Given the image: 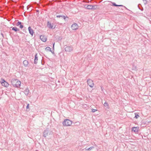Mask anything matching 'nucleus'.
<instances>
[{"instance_id":"6ab92c4d","label":"nucleus","mask_w":151,"mask_h":151,"mask_svg":"<svg viewBox=\"0 0 151 151\" xmlns=\"http://www.w3.org/2000/svg\"><path fill=\"white\" fill-rule=\"evenodd\" d=\"M94 148V147L93 146H92V147H90L88 148H87V147H86L85 148V149L86 150L90 151V150H91L92 149Z\"/></svg>"},{"instance_id":"bb28decb","label":"nucleus","mask_w":151,"mask_h":151,"mask_svg":"<svg viewBox=\"0 0 151 151\" xmlns=\"http://www.w3.org/2000/svg\"><path fill=\"white\" fill-rule=\"evenodd\" d=\"M104 106H108V104L107 102H105L104 103Z\"/></svg>"},{"instance_id":"58836bf2","label":"nucleus","mask_w":151,"mask_h":151,"mask_svg":"<svg viewBox=\"0 0 151 151\" xmlns=\"http://www.w3.org/2000/svg\"><path fill=\"white\" fill-rule=\"evenodd\" d=\"M131 131L132 132V128H131Z\"/></svg>"},{"instance_id":"4c0bfd02","label":"nucleus","mask_w":151,"mask_h":151,"mask_svg":"<svg viewBox=\"0 0 151 151\" xmlns=\"http://www.w3.org/2000/svg\"><path fill=\"white\" fill-rule=\"evenodd\" d=\"M36 11L37 12H39V11L38 10H37Z\"/></svg>"},{"instance_id":"9d476101","label":"nucleus","mask_w":151,"mask_h":151,"mask_svg":"<svg viewBox=\"0 0 151 151\" xmlns=\"http://www.w3.org/2000/svg\"><path fill=\"white\" fill-rule=\"evenodd\" d=\"M95 6L88 5L86 8V9H95L96 8L94 7Z\"/></svg>"},{"instance_id":"393cba45","label":"nucleus","mask_w":151,"mask_h":151,"mask_svg":"<svg viewBox=\"0 0 151 151\" xmlns=\"http://www.w3.org/2000/svg\"><path fill=\"white\" fill-rule=\"evenodd\" d=\"M63 15H58L56 16L57 18L62 17Z\"/></svg>"},{"instance_id":"b1692460","label":"nucleus","mask_w":151,"mask_h":151,"mask_svg":"<svg viewBox=\"0 0 151 151\" xmlns=\"http://www.w3.org/2000/svg\"><path fill=\"white\" fill-rule=\"evenodd\" d=\"M141 6V5L140 4H139L138 5V6L139 7V9L141 11L143 10V8L142 7H141V8H140V7Z\"/></svg>"},{"instance_id":"2eb2a0df","label":"nucleus","mask_w":151,"mask_h":151,"mask_svg":"<svg viewBox=\"0 0 151 151\" xmlns=\"http://www.w3.org/2000/svg\"><path fill=\"white\" fill-rule=\"evenodd\" d=\"M38 57L37 56V54H36L35 55V58L34 61V63L35 64H37V63L38 61Z\"/></svg>"},{"instance_id":"ea45409f","label":"nucleus","mask_w":151,"mask_h":151,"mask_svg":"<svg viewBox=\"0 0 151 151\" xmlns=\"http://www.w3.org/2000/svg\"><path fill=\"white\" fill-rule=\"evenodd\" d=\"M25 12H24V15H25V16H27V15H25Z\"/></svg>"},{"instance_id":"f3484780","label":"nucleus","mask_w":151,"mask_h":151,"mask_svg":"<svg viewBox=\"0 0 151 151\" xmlns=\"http://www.w3.org/2000/svg\"><path fill=\"white\" fill-rule=\"evenodd\" d=\"M134 146H135L133 144V149H134V151H138L139 150H138V147H133Z\"/></svg>"},{"instance_id":"6e6552de","label":"nucleus","mask_w":151,"mask_h":151,"mask_svg":"<svg viewBox=\"0 0 151 151\" xmlns=\"http://www.w3.org/2000/svg\"><path fill=\"white\" fill-rule=\"evenodd\" d=\"M78 25L77 24L74 23L72 25L71 28L73 30H76L78 29Z\"/></svg>"},{"instance_id":"a19ab883","label":"nucleus","mask_w":151,"mask_h":151,"mask_svg":"<svg viewBox=\"0 0 151 151\" xmlns=\"http://www.w3.org/2000/svg\"><path fill=\"white\" fill-rule=\"evenodd\" d=\"M144 2L145 4L146 3H145V1H144Z\"/></svg>"},{"instance_id":"e433bc0d","label":"nucleus","mask_w":151,"mask_h":151,"mask_svg":"<svg viewBox=\"0 0 151 151\" xmlns=\"http://www.w3.org/2000/svg\"><path fill=\"white\" fill-rule=\"evenodd\" d=\"M52 54H54V52L53 51H52L51 50V52Z\"/></svg>"},{"instance_id":"a211bd4d","label":"nucleus","mask_w":151,"mask_h":151,"mask_svg":"<svg viewBox=\"0 0 151 151\" xmlns=\"http://www.w3.org/2000/svg\"><path fill=\"white\" fill-rule=\"evenodd\" d=\"M12 30L14 31L15 32H17L19 30V29L16 27H14L12 28Z\"/></svg>"},{"instance_id":"f257e3e1","label":"nucleus","mask_w":151,"mask_h":151,"mask_svg":"<svg viewBox=\"0 0 151 151\" xmlns=\"http://www.w3.org/2000/svg\"><path fill=\"white\" fill-rule=\"evenodd\" d=\"M12 85L14 87L19 88L21 85V81L17 79H12L11 81Z\"/></svg>"},{"instance_id":"c9c22d12","label":"nucleus","mask_w":151,"mask_h":151,"mask_svg":"<svg viewBox=\"0 0 151 151\" xmlns=\"http://www.w3.org/2000/svg\"><path fill=\"white\" fill-rule=\"evenodd\" d=\"M144 1H145V3H147V1L146 0H143Z\"/></svg>"},{"instance_id":"7c9ffc66","label":"nucleus","mask_w":151,"mask_h":151,"mask_svg":"<svg viewBox=\"0 0 151 151\" xmlns=\"http://www.w3.org/2000/svg\"><path fill=\"white\" fill-rule=\"evenodd\" d=\"M27 9H29V5H28V6H27Z\"/></svg>"},{"instance_id":"423d86ee","label":"nucleus","mask_w":151,"mask_h":151,"mask_svg":"<svg viewBox=\"0 0 151 151\" xmlns=\"http://www.w3.org/2000/svg\"><path fill=\"white\" fill-rule=\"evenodd\" d=\"M87 82L88 84L90 86L91 88H92L93 86L94 83L93 81L91 79H88L87 80Z\"/></svg>"},{"instance_id":"72a5a7b5","label":"nucleus","mask_w":151,"mask_h":151,"mask_svg":"<svg viewBox=\"0 0 151 151\" xmlns=\"http://www.w3.org/2000/svg\"><path fill=\"white\" fill-rule=\"evenodd\" d=\"M87 5H85V6H84V7L86 9V6H87Z\"/></svg>"},{"instance_id":"a878e982","label":"nucleus","mask_w":151,"mask_h":151,"mask_svg":"<svg viewBox=\"0 0 151 151\" xmlns=\"http://www.w3.org/2000/svg\"><path fill=\"white\" fill-rule=\"evenodd\" d=\"M67 17V18H68V17L66 16V17H65V16L63 15V17H62V18H63V19H64L65 20V21H66V18Z\"/></svg>"},{"instance_id":"ddd939ff","label":"nucleus","mask_w":151,"mask_h":151,"mask_svg":"<svg viewBox=\"0 0 151 151\" xmlns=\"http://www.w3.org/2000/svg\"><path fill=\"white\" fill-rule=\"evenodd\" d=\"M111 3L112 4V6H121V7H123L125 8H126L125 6H124L123 5H117L116 4V3L114 2H113L111 1H110Z\"/></svg>"},{"instance_id":"5701e85b","label":"nucleus","mask_w":151,"mask_h":151,"mask_svg":"<svg viewBox=\"0 0 151 151\" xmlns=\"http://www.w3.org/2000/svg\"><path fill=\"white\" fill-rule=\"evenodd\" d=\"M22 23L19 21H18L16 24V25L17 26H19V25H21Z\"/></svg>"},{"instance_id":"f704fd0d","label":"nucleus","mask_w":151,"mask_h":151,"mask_svg":"<svg viewBox=\"0 0 151 151\" xmlns=\"http://www.w3.org/2000/svg\"><path fill=\"white\" fill-rule=\"evenodd\" d=\"M54 44H55V43H54V44L53 45V49H54Z\"/></svg>"},{"instance_id":"4468645a","label":"nucleus","mask_w":151,"mask_h":151,"mask_svg":"<svg viewBox=\"0 0 151 151\" xmlns=\"http://www.w3.org/2000/svg\"><path fill=\"white\" fill-rule=\"evenodd\" d=\"M24 92L25 95L26 96H28L29 93V90L28 88H27L24 91Z\"/></svg>"},{"instance_id":"cd10ccee","label":"nucleus","mask_w":151,"mask_h":151,"mask_svg":"<svg viewBox=\"0 0 151 151\" xmlns=\"http://www.w3.org/2000/svg\"><path fill=\"white\" fill-rule=\"evenodd\" d=\"M97 111V109H92V110H91V111L92 112H95L96 111Z\"/></svg>"},{"instance_id":"0eeeda50","label":"nucleus","mask_w":151,"mask_h":151,"mask_svg":"<svg viewBox=\"0 0 151 151\" xmlns=\"http://www.w3.org/2000/svg\"><path fill=\"white\" fill-rule=\"evenodd\" d=\"M47 27L50 29H54L55 28L56 26L55 25L54 27H53V25L49 21H47Z\"/></svg>"},{"instance_id":"aec40b11","label":"nucleus","mask_w":151,"mask_h":151,"mask_svg":"<svg viewBox=\"0 0 151 151\" xmlns=\"http://www.w3.org/2000/svg\"><path fill=\"white\" fill-rule=\"evenodd\" d=\"M135 116L134 118L137 119L138 117H139V116L138 113H135Z\"/></svg>"},{"instance_id":"c756f323","label":"nucleus","mask_w":151,"mask_h":151,"mask_svg":"<svg viewBox=\"0 0 151 151\" xmlns=\"http://www.w3.org/2000/svg\"><path fill=\"white\" fill-rule=\"evenodd\" d=\"M29 104H28L27 106H26V109H28L29 108Z\"/></svg>"},{"instance_id":"9b49d317","label":"nucleus","mask_w":151,"mask_h":151,"mask_svg":"<svg viewBox=\"0 0 151 151\" xmlns=\"http://www.w3.org/2000/svg\"><path fill=\"white\" fill-rule=\"evenodd\" d=\"M40 39L43 42H45L47 41V39L44 35H41L40 36Z\"/></svg>"},{"instance_id":"c85d7f7f","label":"nucleus","mask_w":151,"mask_h":151,"mask_svg":"<svg viewBox=\"0 0 151 151\" xmlns=\"http://www.w3.org/2000/svg\"><path fill=\"white\" fill-rule=\"evenodd\" d=\"M19 27L20 28L22 29L23 28L24 26H23L21 24V25H19Z\"/></svg>"},{"instance_id":"2f4dec72","label":"nucleus","mask_w":151,"mask_h":151,"mask_svg":"<svg viewBox=\"0 0 151 151\" xmlns=\"http://www.w3.org/2000/svg\"><path fill=\"white\" fill-rule=\"evenodd\" d=\"M61 39H62V38H61V37H59V38H58V39H59V40H61Z\"/></svg>"},{"instance_id":"1a4fd4ad","label":"nucleus","mask_w":151,"mask_h":151,"mask_svg":"<svg viewBox=\"0 0 151 151\" xmlns=\"http://www.w3.org/2000/svg\"><path fill=\"white\" fill-rule=\"evenodd\" d=\"M139 131V128L138 127H133V131H134L136 134L138 133Z\"/></svg>"},{"instance_id":"f8f14e48","label":"nucleus","mask_w":151,"mask_h":151,"mask_svg":"<svg viewBox=\"0 0 151 151\" xmlns=\"http://www.w3.org/2000/svg\"><path fill=\"white\" fill-rule=\"evenodd\" d=\"M28 29L29 34L32 36L34 33L33 30L31 28L30 26L28 28Z\"/></svg>"},{"instance_id":"412c9836","label":"nucleus","mask_w":151,"mask_h":151,"mask_svg":"<svg viewBox=\"0 0 151 151\" xmlns=\"http://www.w3.org/2000/svg\"><path fill=\"white\" fill-rule=\"evenodd\" d=\"M45 50L46 51H49L50 52H51V48L48 47H47L45 48Z\"/></svg>"},{"instance_id":"f03ea898","label":"nucleus","mask_w":151,"mask_h":151,"mask_svg":"<svg viewBox=\"0 0 151 151\" xmlns=\"http://www.w3.org/2000/svg\"><path fill=\"white\" fill-rule=\"evenodd\" d=\"M52 131L50 130L48 128L46 129L43 132V136L45 137L49 136L52 135Z\"/></svg>"},{"instance_id":"4be33fe9","label":"nucleus","mask_w":151,"mask_h":151,"mask_svg":"<svg viewBox=\"0 0 151 151\" xmlns=\"http://www.w3.org/2000/svg\"><path fill=\"white\" fill-rule=\"evenodd\" d=\"M133 70L137 71V68L136 66L133 65Z\"/></svg>"},{"instance_id":"473e14b6","label":"nucleus","mask_w":151,"mask_h":151,"mask_svg":"<svg viewBox=\"0 0 151 151\" xmlns=\"http://www.w3.org/2000/svg\"><path fill=\"white\" fill-rule=\"evenodd\" d=\"M1 34L2 35L3 37H4V36L3 34L2 33H1Z\"/></svg>"},{"instance_id":"20e7f679","label":"nucleus","mask_w":151,"mask_h":151,"mask_svg":"<svg viewBox=\"0 0 151 151\" xmlns=\"http://www.w3.org/2000/svg\"><path fill=\"white\" fill-rule=\"evenodd\" d=\"M1 83L3 86L6 87H8L9 84L7 82H6L4 79L2 78H1Z\"/></svg>"},{"instance_id":"dca6fc26","label":"nucleus","mask_w":151,"mask_h":151,"mask_svg":"<svg viewBox=\"0 0 151 151\" xmlns=\"http://www.w3.org/2000/svg\"><path fill=\"white\" fill-rule=\"evenodd\" d=\"M28 61L27 60H25L23 62L24 65L25 67H27L28 65Z\"/></svg>"},{"instance_id":"7ed1b4c3","label":"nucleus","mask_w":151,"mask_h":151,"mask_svg":"<svg viewBox=\"0 0 151 151\" xmlns=\"http://www.w3.org/2000/svg\"><path fill=\"white\" fill-rule=\"evenodd\" d=\"M63 125L65 126H70L72 123V122L68 119H65L63 122Z\"/></svg>"},{"instance_id":"39448f33","label":"nucleus","mask_w":151,"mask_h":151,"mask_svg":"<svg viewBox=\"0 0 151 151\" xmlns=\"http://www.w3.org/2000/svg\"><path fill=\"white\" fill-rule=\"evenodd\" d=\"M65 50L66 52H70L73 50V47L72 46H66L65 48Z\"/></svg>"}]
</instances>
